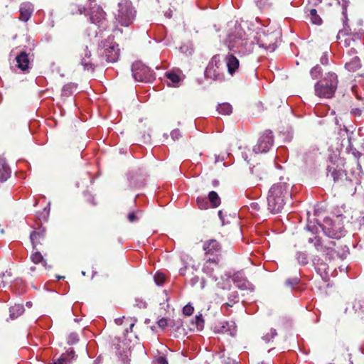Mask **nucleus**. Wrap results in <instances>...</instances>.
Returning a JSON list of instances; mask_svg holds the SVG:
<instances>
[{
  "label": "nucleus",
  "mask_w": 364,
  "mask_h": 364,
  "mask_svg": "<svg viewBox=\"0 0 364 364\" xmlns=\"http://www.w3.org/2000/svg\"><path fill=\"white\" fill-rule=\"evenodd\" d=\"M240 27H236L234 32L230 33L226 43L230 50L241 55L250 54L255 47L254 38Z\"/></svg>",
  "instance_id": "1"
},
{
  "label": "nucleus",
  "mask_w": 364,
  "mask_h": 364,
  "mask_svg": "<svg viewBox=\"0 0 364 364\" xmlns=\"http://www.w3.org/2000/svg\"><path fill=\"white\" fill-rule=\"evenodd\" d=\"M291 185L286 182H279L272 186L267 195V208L273 214L280 213L291 196Z\"/></svg>",
  "instance_id": "2"
},
{
  "label": "nucleus",
  "mask_w": 364,
  "mask_h": 364,
  "mask_svg": "<svg viewBox=\"0 0 364 364\" xmlns=\"http://www.w3.org/2000/svg\"><path fill=\"white\" fill-rule=\"evenodd\" d=\"M136 14V11L130 0H119L114 16L121 26H129L134 22Z\"/></svg>",
  "instance_id": "3"
},
{
  "label": "nucleus",
  "mask_w": 364,
  "mask_h": 364,
  "mask_svg": "<svg viewBox=\"0 0 364 364\" xmlns=\"http://www.w3.org/2000/svg\"><path fill=\"white\" fill-rule=\"evenodd\" d=\"M338 85L337 75L329 73L327 77L315 85V94L319 97L331 98L333 96Z\"/></svg>",
  "instance_id": "4"
},
{
  "label": "nucleus",
  "mask_w": 364,
  "mask_h": 364,
  "mask_svg": "<svg viewBox=\"0 0 364 364\" xmlns=\"http://www.w3.org/2000/svg\"><path fill=\"white\" fill-rule=\"evenodd\" d=\"M205 76L215 81L223 82L225 80L223 63L219 55H215L209 62L205 70Z\"/></svg>",
  "instance_id": "5"
},
{
  "label": "nucleus",
  "mask_w": 364,
  "mask_h": 364,
  "mask_svg": "<svg viewBox=\"0 0 364 364\" xmlns=\"http://www.w3.org/2000/svg\"><path fill=\"white\" fill-rule=\"evenodd\" d=\"M132 75L135 80L149 82L154 80V73L141 62H135L132 67Z\"/></svg>",
  "instance_id": "6"
},
{
  "label": "nucleus",
  "mask_w": 364,
  "mask_h": 364,
  "mask_svg": "<svg viewBox=\"0 0 364 364\" xmlns=\"http://www.w3.org/2000/svg\"><path fill=\"white\" fill-rule=\"evenodd\" d=\"M360 39V36L358 33H348L346 31H340L337 35V40L340 44H343L346 48L353 46L350 53L352 54L357 53L356 49L354 46L357 41Z\"/></svg>",
  "instance_id": "7"
},
{
  "label": "nucleus",
  "mask_w": 364,
  "mask_h": 364,
  "mask_svg": "<svg viewBox=\"0 0 364 364\" xmlns=\"http://www.w3.org/2000/svg\"><path fill=\"white\" fill-rule=\"evenodd\" d=\"M103 53L106 60L109 63L116 62L119 57V48L118 44L111 41L109 38L103 43Z\"/></svg>",
  "instance_id": "8"
},
{
  "label": "nucleus",
  "mask_w": 364,
  "mask_h": 364,
  "mask_svg": "<svg viewBox=\"0 0 364 364\" xmlns=\"http://www.w3.org/2000/svg\"><path fill=\"white\" fill-rule=\"evenodd\" d=\"M89 15L91 23L97 25L100 30L106 29L107 23L106 14L101 7L95 6L90 8Z\"/></svg>",
  "instance_id": "9"
},
{
  "label": "nucleus",
  "mask_w": 364,
  "mask_h": 364,
  "mask_svg": "<svg viewBox=\"0 0 364 364\" xmlns=\"http://www.w3.org/2000/svg\"><path fill=\"white\" fill-rule=\"evenodd\" d=\"M273 144V134L271 131H266L254 146L253 151L256 154L267 152Z\"/></svg>",
  "instance_id": "10"
},
{
  "label": "nucleus",
  "mask_w": 364,
  "mask_h": 364,
  "mask_svg": "<svg viewBox=\"0 0 364 364\" xmlns=\"http://www.w3.org/2000/svg\"><path fill=\"white\" fill-rule=\"evenodd\" d=\"M335 242L328 241L324 242L320 237H316V240L314 244L317 251L322 252L329 259L334 258L336 252L334 250Z\"/></svg>",
  "instance_id": "11"
},
{
  "label": "nucleus",
  "mask_w": 364,
  "mask_h": 364,
  "mask_svg": "<svg viewBox=\"0 0 364 364\" xmlns=\"http://www.w3.org/2000/svg\"><path fill=\"white\" fill-rule=\"evenodd\" d=\"M80 58V63L83 66L84 70L93 72L95 65L92 62L91 51L88 49V46H86L83 48Z\"/></svg>",
  "instance_id": "12"
},
{
  "label": "nucleus",
  "mask_w": 364,
  "mask_h": 364,
  "mask_svg": "<svg viewBox=\"0 0 364 364\" xmlns=\"http://www.w3.org/2000/svg\"><path fill=\"white\" fill-rule=\"evenodd\" d=\"M34 11L33 5L30 2H23L19 8V19L22 21H28Z\"/></svg>",
  "instance_id": "13"
},
{
  "label": "nucleus",
  "mask_w": 364,
  "mask_h": 364,
  "mask_svg": "<svg viewBox=\"0 0 364 364\" xmlns=\"http://www.w3.org/2000/svg\"><path fill=\"white\" fill-rule=\"evenodd\" d=\"M203 247L206 255H217L221 249L220 245L215 240L205 241Z\"/></svg>",
  "instance_id": "14"
},
{
  "label": "nucleus",
  "mask_w": 364,
  "mask_h": 364,
  "mask_svg": "<svg viewBox=\"0 0 364 364\" xmlns=\"http://www.w3.org/2000/svg\"><path fill=\"white\" fill-rule=\"evenodd\" d=\"M16 60L18 68L21 71L26 72L30 69V59L28 55L26 52L20 53L16 57Z\"/></svg>",
  "instance_id": "15"
},
{
  "label": "nucleus",
  "mask_w": 364,
  "mask_h": 364,
  "mask_svg": "<svg viewBox=\"0 0 364 364\" xmlns=\"http://www.w3.org/2000/svg\"><path fill=\"white\" fill-rule=\"evenodd\" d=\"M218 266V261L215 258L209 259L206 261L203 267V272L208 275L210 277H212L215 281L218 279V277L215 274H213L215 267Z\"/></svg>",
  "instance_id": "16"
},
{
  "label": "nucleus",
  "mask_w": 364,
  "mask_h": 364,
  "mask_svg": "<svg viewBox=\"0 0 364 364\" xmlns=\"http://www.w3.org/2000/svg\"><path fill=\"white\" fill-rule=\"evenodd\" d=\"M225 62L228 73L233 75L239 68V60L232 54H228L225 57Z\"/></svg>",
  "instance_id": "17"
},
{
  "label": "nucleus",
  "mask_w": 364,
  "mask_h": 364,
  "mask_svg": "<svg viewBox=\"0 0 364 364\" xmlns=\"http://www.w3.org/2000/svg\"><path fill=\"white\" fill-rule=\"evenodd\" d=\"M45 237V230L39 228L38 230L33 231L30 235L31 242L33 249L36 250L38 245L41 244V240Z\"/></svg>",
  "instance_id": "18"
},
{
  "label": "nucleus",
  "mask_w": 364,
  "mask_h": 364,
  "mask_svg": "<svg viewBox=\"0 0 364 364\" xmlns=\"http://www.w3.org/2000/svg\"><path fill=\"white\" fill-rule=\"evenodd\" d=\"M232 281L237 287L241 289H248L251 287V284L240 274H235Z\"/></svg>",
  "instance_id": "19"
},
{
  "label": "nucleus",
  "mask_w": 364,
  "mask_h": 364,
  "mask_svg": "<svg viewBox=\"0 0 364 364\" xmlns=\"http://www.w3.org/2000/svg\"><path fill=\"white\" fill-rule=\"evenodd\" d=\"M219 332L228 333L232 336H235L237 332L235 323L233 321L222 323L220 326Z\"/></svg>",
  "instance_id": "20"
},
{
  "label": "nucleus",
  "mask_w": 364,
  "mask_h": 364,
  "mask_svg": "<svg viewBox=\"0 0 364 364\" xmlns=\"http://www.w3.org/2000/svg\"><path fill=\"white\" fill-rule=\"evenodd\" d=\"M274 38H274L273 35L264 36V38H260L259 41H258V44L260 47L270 51H274L276 48V45L272 40Z\"/></svg>",
  "instance_id": "21"
},
{
  "label": "nucleus",
  "mask_w": 364,
  "mask_h": 364,
  "mask_svg": "<svg viewBox=\"0 0 364 364\" xmlns=\"http://www.w3.org/2000/svg\"><path fill=\"white\" fill-rule=\"evenodd\" d=\"M11 171L4 159L0 157V182H4L10 176Z\"/></svg>",
  "instance_id": "22"
},
{
  "label": "nucleus",
  "mask_w": 364,
  "mask_h": 364,
  "mask_svg": "<svg viewBox=\"0 0 364 364\" xmlns=\"http://www.w3.org/2000/svg\"><path fill=\"white\" fill-rule=\"evenodd\" d=\"M130 350L127 347H123L121 349L120 345H119V348H117V355L119 358L122 360L123 364H129V356H130Z\"/></svg>",
  "instance_id": "23"
},
{
  "label": "nucleus",
  "mask_w": 364,
  "mask_h": 364,
  "mask_svg": "<svg viewBox=\"0 0 364 364\" xmlns=\"http://www.w3.org/2000/svg\"><path fill=\"white\" fill-rule=\"evenodd\" d=\"M320 259H314V264L315 266V269L318 274L321 275V277H323L326 274V270L328 269V265L326 263L321 262H319Z\"/></svg>",
  "instance_id": "24"
},
{
  "label": "nucleus",
  "mask_w": 364,
  "mask_h": 364,
  "mask_svg": "<svg viewBox=\"0 0 364 364\" xmlns=\"http://www.w3.org/2000/svg\"><path fill=\"white\" fill-rule=\"evenodd\" d=\"M24 311V308L21 304H15L9 309L10 318L15 319L21 316Z\"/></svg>",
  "instance_id": "25"
},
{
  "label": "nucleus",
  "mask_w": 364,
  "mask_h": 364,
  "mask_svg": "<svg viewBox=\"0 0 364 364\" xmlns=\"http://www.w3.org/2000/svg\"><path fill=\"white\" fill-rule=\"evenodd\" d=\"M360 67V59L358 57L355 56L350 62L345 65V68L351 72L357 70Z\"/></svg>",
  "instance_id": "26"
},
{
  "label": "nucleus",
  "mask_w": 364,
  "mask_h": 364,
  "mask_svg": "<svg viewBox=\"0 0 364 364\" xmlns=\"http://www.w3.org/2000/svg\"><path fill=\"white\" fill-rule=\"evenodd\" d=\"M307 18L314 24L321 25L322 23V20L318 15L317 11L315 9H311L309 10V12L307 14Z\"/></svg>",
  "instance_id": "27"
},
{
  "label": "nucleus",
  "mask_w": 364,
  "mask_h": 364,
  "mask_svg": "<svg viewBox=\"0 0 364 364\" xmlns=\"http://www.w3.org/2000/svg\"><path fill=\"white\" fill-rule=\"evenodd\" d=\"M31 261L35 264H39L41 262L44 267L46 266V262L43 259L41 253L37 250H33V252L31 255Z\"/></svg>",
  "instance_id": "28"
},
{
  "label": "nucleus",
  "mask_w": 364,
  "mask_h": 364,
  "mask_svg": "<svg viewBox=\"0 0 364 364\" xmlns=\"http://www.w3.org/2000/svg\"><path fill=\"white\" fill-rule=\"evenodd\" d=\"M218 112L221 114L228 115L232 113V108L229 103H222L218 105Z\"/></svg>",
  "instance_id": "29"
},
{
  "label": "nucleus",
  "mask_w": 364,
  "mask_h": 364,
  "mask_svg": "<svg viewBox=\"0 0 364 364\" xmlns=\"http://www.w3.org/2000/svg\"><path fill=\"white\" fill-rule=\"evenodd\" d=\"M76 86L73 83H69L63 86L62 89V95L64 97L70 96L74 90H75Z\"/></svg>",
  "instance_id": "30"
},
{
  "label": "nucleus",
  "mask_w": 364,
  "mask_h": 364,
  "mask_svg": "<svg viewBox=\"0 0 364 364\" xmlns=\"http://www.w3.org/2000/svg\"><path fill=\"white\" fill-rule=\"evenodd\" d=\"M208 199L215 208L220 204V198L215 191H210L209 193Z\"/></svg>",
  "instance_id": "31"
},
{
  "label": "nucleus",
  "mask_w": 364,
  "mask_h": 364,
  "mask_svg": "<svg viewBox=\"0 0 364 364\" xmlns=\"http://www.w3.org/2000/svg\"><path fill=\"white\" fill-rule=\"evenodd\" d=\"M257 6L261 10H268L272 7L271 0H255Z\"/></svg>",
  "instance_id": "32"
},
{
  "label": "nucleus",
  "mask_w": 364,
  "mask_h": 364,
  "mask_svg": "<svg viewBox=\"0 0 364 364\" xmlns=\"http://www.w3.org/2000/svg\"><path fill=\"white\" fill-rule=\"evenodd\" d=\"M296 259L301 265H306L308 263L307 255L305 252H297Z\"/></svg>",
  "instance_id": "33"
},
{
  "label": "nucleus",
  "mask_w": 364,
  "mask_h": 364,
  "mask_svg": "<svg viewBox=\"0 0 364 364\" xmlns=\"http://www.w3.org/2000/svg\"><path fill=\"white\" fill-rule=\"evenodd\" d=\"M321 68L317 65L311 70L310 75L313 79H317L321 76Z\"/></svg>",
  "instance_id": "34"
},
{
  "label": "nucleus",
  "mask_w": 364,
  "mask_h": 364,
  "mask_svg": "<svg viewBox=\"0 0 364 364\" xmlns=\"http://www.w3.org/2000/svg\"><path fill=\"white\" fill-rule=\"evenodd\" d=\"M166 280V275L162 272H157L154 275V281L159 286L162 285Z\"/></svg>",
  "instance_id": "35"
},
{
  "label": "nucleus",
  "mask_w": 364,
  "mask_h": 364,
  "mask_svg": "<svg viewBox=\"0 0 364 364\" xmlns=\"http://www.w3.org/2000/svg\"><path fill=\"white\" fill-rule=\"evenodd\" d=\"M348 153L351 154L354 156V158L357 161L356 162H357L358 166L360 167V165L358 162V159L361 156V153L360 151H358L356 149L353 148L351 145L348 149Z\"/></svg>",
  "instance_id": "36"
},
{
  "label": "nucleus",
  "mask_w": 364,
  "mask_h": 364,
  "mask_svg": "<svg viewBox=\"0 0 364 364\" xmlns=\"http://www.w3.org/2000/svg\"><path fill=\"white\" fill-rule=\"evenodd\" d=\"M85 10L86 9L82 6L72 5L70 7V12L72 14H82L85 11Z\"/></svg>",
  "instance_id": "37"
},
{
  "label": "nucleus",
  "mask_w": 364,
  "mask_h": 364,
  "mask_svg": "<svg viewBox=\"0 0 364 364\" xmlns=\"http://www.w3.org/2000/svg\"><path fill=\"white\" fill-rule=\"evenodd\" d=\"M166 77L174 85L180 81L179 76L174 73H166Z\"/></svg>",
  "instance_id": "38"
},
{
  "label": "nucleus",
  "mask_w": 364,
  "mask_h": 364,
  "mask_svg": "<svg viewBox=\"0 0 364 364\" xmlns=\"http://www.w3.org/2000/svg\"><path fill=\"white\" fill-rule=\"evenodd\" d=\"M277 331L274 328H271L270 333L264 335L262 338L265 342H269L272 338H274L277 336Z\"/></svg>",
  "instance_id": "39"
},
{
  "label": "nucleus",
  "mask_w": 364,
  "mask_h": 364,
  "mask_svg": "<svg viewBox=\"0 0 364 364\" xmlns=\"http://www.w3.org/2000/svg\"><path fill=\"white\" fill-rule=\"evenodd\" d=\"M195 323L198 329H202L204 324V320L201 314L196 316Z\"/></svg>",
  "instance_id": "40"
},
{
  "label": "nucleus",
  "mask_w": 364,
  "mask_h": 364,
  "mask_svg": "<svg viewBox=\"0 0 364 364\" xmlns=\"http://www.w3.org/2000/svg\"><path fill=\"white\" fill-rule=\"evenodd\" d=\"M78 340V335L76 333H71L68 337V343L70 345H73L76 343Z\"/></svg>",
  "instance_id": "41"
},
{
  "label": "nucleus",
  "mask_w": 364,
  "mask_h": 364,
  "mask_svg": "<svg viewBox=\"0 0 364 364\" xmlns=\"http://www.w3.org/2000/svg\"><path fill=\"white\" fill-rule=\"evenodd\" d=\"M194 311V308L191 304H186L183 309V314L186 316H191Z\"/></svg>",
  "instance_id": "42"
},
{
  "label": "nucleus",
  "mask_w": 364,
  "mask_h": 364,
  "mask_svg": "<svg viewBox=\"0 0 364 364\" xmlns=\"http://www.w3.org/2000/svg\"><path fill=\"white\" fill-rule=\"evenodd\" d=\"M196 202L200 209L203 210L208 208V203L205 198H198Z\"/></svg>",
  "instance_id": "43"
},
{
  "label": "nucleus",
  "mask_w": 364,
  "mask_h": 364,
  "mask_svg": "<svg viewBox=\"0 0 364 364\" xmlns=\"http://www.w3.org/2000/svg\"><path fill=\"white\" fill-rule=\"evenodd\" d=\"M331 169V168L328 167V173H331V176L333 177L334 181H336L340 178L341 173L339 171H337L335 168H333V170Z\"/></svg>",
  "instance_id": "44"
},
{
  "label": "nucleus",
  "mask_w": 364,
  "mask_h": 364,
  "mask_svg": "<svg viewBox=\"0 0 364 364\" xmlns=\"http://www.w3.org/2000/svg\"><path fill=\"white\" fill-rule=\"evenodd\" d=\"M325 232L329 237H331V238H338V237H341L343 235V233L341 232H340L338 233L334 232L331 231L329 229H328V230H325Z\"/></svg>",
  "instance_id": "45"
},
{
  "label": "nucleus",
  "mask_w": 364,
  "mask_h": 364,
  "mask_svg": "<svg viewBox=\"0 0 364 364\" xmlns=\"http://www.w3.org/2000/svg\"><path fill=\"white\" fill-rule=\"evenodd\" d=\"M299 279L298 277H294V278H291V279H288L286 281V284L293 287L299 284Z\"/></svg>",
  "instance_id": "46"
},
{
  "label": "nucleus",
  "mask_w": 364,
  "mask_h": 364,
  "mask_svg": "<svg viewBox=\"0 0 364 364\" xmlns=\"http://www.w3.org/2000/svg\"><path fill=\"white\" fill-rule=\"evenodd\" d=\"M154 364H168V360L164 356H158L154 360Z\"/></svg>",
  "instance_id": "47"
},
{
  "label": "nucleus",
  "mask_w": 364,
  "mask_h": 364,
  "mask_svg": "<svg viewBox=\"0 0 364 364\" xmlns=\"http://www.w3.org/2000/svg\"><path fill=\"white\" fill-rule=\"evenodd\" d=\"M169 321L167 318H162L158 321V326L161 328H164L170 324Z\"/></svg>",
  "instance_id": "48"
},
{
  "label": "nucleus",
  "mask_w": 364,
  "mask_h": 364,
  "mask_svg": "<svg viewBox=\"0 0 364 364\" xmlns=\"http://www.w3.org/2000/svg\"><path fill=\"white\" fill-rule=\"evenodd\" d=\"M171 136L173 140H177L181 137V133L178 129H174L171 133Z\"/></svg>",
  "instance_id": "49"
},
{
  "label": "nucleus",
  "mask_w": 364,
  "mask_h": 364,
  "mask_svg": "<svg viewBox=\"0 0 364 364\" xmlns=\"http://www.w3.org/2000/svg\"><path fill=\"white\" fill-rule=\"evenodd\" d=\"M136 306L140 309H144L146 307V303L143 300L136 299Z\"/></svg>",
  "instance_id": "50"
},
{
  "label": "nucleus",
  "mask_w": 364,
  "mask_h": 364,
  "mask_svg": "<svg viewBox=\"0 0 364 364\" xmlns=\"http://www.w3.org/2000/svg\"><path fill=\"white\" fill-rule=\"evenodd\" d=\"M320 62L322 65H327L328 63V55L327 53H323L321 57Z\"/></svg>",
  "instance_id": "51"
},
{
  "label": "nucleus",
  "mask_w": 364,
  "mask_h": 364,
  "mask_svg": "<svg viewBox=\"0 0 364 364\" xmlns=\"http://www.w3.org/2000/svg\"><path fill=\"white\" fill-rule=\"evenodd\" d=\"M136 214L134 213H130L129 215H128V220L130 221V222H134L135 220H136Z\"/></svg>",
  "instance_id": "52"
},
{
  "label": "nucleus",
  "mask_w": 364,
  "mask_h": 364,
  "mask_svg": "<svg viewBox=\"0 0 364 364\" xmlns=\"http://www.w3.org/2000/svg\"><path fill=\"white\" fill-rule=\"evenodd\" d=\"M281 1H282V4H283L284 5L291 4L292 6H295L294 0H281Z\"/></svg>",
  "instance_id": "53"
},
{
  "label": "nucleus",
  "mask_w": 364,
  "mask_h": 364,
  "mask_svg": "<svg viewBox=\"0 0 364 364\" xmlns=\"http://www.w3.org/2000/svg\"><path fill=\"white\" fill-rule=\"evenodd\" d=\"M250 208L252 209V210H259V205L257 203H252L250 204Z\"/></svg>",
  "instance_id": "54"
},
{
  "label": "nucleus",
  "mask_w": 364,
  "mask_h": 364,
  "mask_svg": "<svg viewBox=\"0 0 364 364\" xmlns=\"http://www.w3.org/2000/svg\"><path fill=\"white\" fill-rule=\"evenodd\" d=\"M67 360L63 358H60L57 362L53 363V364H66Z\"/></svg>",
  "instance_id": "55"
},
{
  "label": "nucleus",
  "mask_w": 364,
  "mask_h": 364,
  "mask_svg": "<svg viewBox=\"0 0 364 364\" xmlns=\"http://www.w3.org/2000/svg\"><path fill=\"white\" fill-rule=\"evenodd\" d=\"M218 216L220 218V219L222 220L223 223H224L223 220H224V218H223V211L222 210H219L218 211Z\"/></svg>",
  "instance_id": "56"
},
{
  "label": "nucleus",
  "mask_w": 364,
  "mask_h": 364,
  "mask_svg": "<svg viewBox=\"0 0 364 364\" xmlns=\"http://www.w3.org/2000/svg\"><path fill=\"white\" fill-rule=\"evenodd\" d=\"M315 240H316V237H309V238L308 239V242H309V243H313V244H314Z\"/></svg>",
  "instance_id": "57"
},
{
  "label": "nucleus",
  "mask_w": 364,
  "mask_h": 364,
  "mask_svg": "<svg viewBox=\"0 0 364 364\" xmlns=\"http://www.w3.org/2000/svg\"><path fill=\"white\" fill-rule=\"evenodd\" d=\"M322 0H314V4L316 5L321 2Z\"/></svg>",
  "instance_id": "58"
},
{
  "label": "nucleus",
  "mask_w": 364,
  "mask_h": 364,
  "mask_svg": "<svg viewBox=\"0 0 364 364\" xmlns=\"http://www.w3.org/2000/svg\"><path fill=\"white\" fill-rule=\"evenodd\" d=\"M31 303L30 301L27 302L26 303V306H28V307H31Z\"/></svg>",
  "instance_id": "59"
},
{
  "label": "nucleus",
  "mask_w": 364,
  "mask_h": 364,
  "mask_svg": "<svg viewBox=\"0 0 364 364\" xmlns=\"http://www.w3.org/2000/svg\"><path fill=\"white\" fill-rule=\"evenodd\" d=\"M134 323H132L130 325V331H132V328L134 327Z\"/></svg>",
  "instance_id": "60"
},
{
  "label": "nucleus",
  "mask_w": 364,
  "mask_h": 364,
  "mask_svg": "<svg viewBox=\"0 0 364 364\" xmlns=\"http://www.w3.org/2000/svg\"><path fill=\"white\" fill-rule=\"evenodd\" d=\"M219 158H220V156H216V159H215V161H216V162L219 161V160H220V159H219Z\"/></svg>",
  "instance_id": "61"
},
{
  "label": "nucleus",
  "mask_w": 364,
  "mask_h": 364,
  "mask_svg": "<svg viewBox=\"0 0 364 364\" xmlns=\"http://www.w3.org/2000/svg\"><path fill=\"white\" fill-rule=\"evenodd\" d=\"M343 15L346 16V9H343Z\"/></svg>",
  "instance_id": "62"
},
{
  "label": "nucleus",
  "mask_w": 364,
  "mask_h": 364,
  "mask_svg": "<svg viewBox=\"0 0 364 364\" xmlns=\"http://www.w3.org/2000/svg\"><path fill=\"white\" fill-rule=\"evenodd\" d=\"M50 26H51V27H53V26H54V22H53V21H51Z\"/></svg>",
  "instance_id": "63"
},
{
  "label": "nucleus",
  "mask_w": 364,
  "mask_h": 364,
  "mask_svg": "<svg viewBox=\"0 0 364 364\" xmlns=\"http://www.w3.org/2000/svg\"><path fill=\"white\" fill-rule=\"evenodd\" d=\"M115 321H116V323H117V324L119 323V320L116 319Z\"/></svg>",
  "instance_id": "64"
}]
</instances>
